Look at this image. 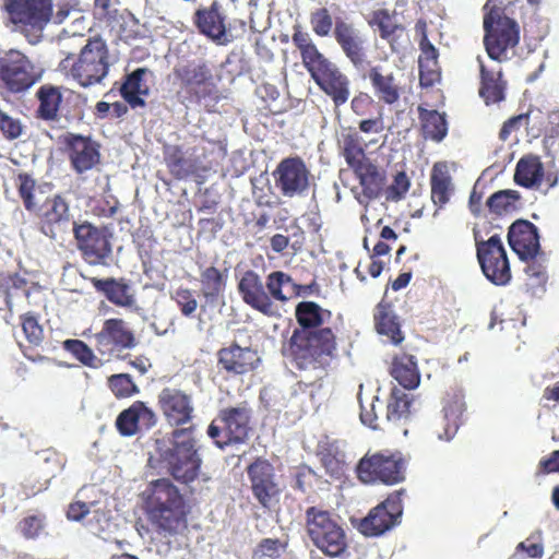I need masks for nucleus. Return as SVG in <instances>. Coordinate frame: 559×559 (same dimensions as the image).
Returning a JSON list of instances; mask_svg holds the SVG:
<instances>
[{
	"instance_id": "nucleus-1",
	"label": "nucleus",
	"mask_w": 559,
	"mask_h": 559,
	"mask_svg": "<svg viewBox=\"0 0 559 559\" xmlns=\"http://www.w3.org/2000/svg\"><path fill=\"white\" fill-rule=\"evenodd\" d=\"M148 462L152 466L156 463L177 480L192 481L201 465L192 429H175L170 437L156 439Z\"/></svg>"
},
{
	"instance_id": "nucleus-2",
	"label": "nucleus",
	"mask_w": 559,
	"mask_h": 559,
	"mask_svg": "<svg viewBox=\"0 0 559 559\" xmlns=\"http://www.w3.org/2000/svg\"><path fill=\"white\" fill-rule=\"evenodd\" d=\"M53 7V0H3L5 26L36 45L52 19Z\"/></svg>"
},
{
	"instance_id": "nucleus-3",
	"label": "nucleus",
	"mask_w": 559,
	"mask_h": 559,
	"mask_svg": "<svg viewBox=\"0 0 559 559\" xmlns=\"http://www.w3.org/2000/svg\"><path fill=\"white\" fill-rule=\"evenodd\" d=\"M335 348L334 334L329 328L318 331H295L288 346L299 369L322 368Z\"/></svg>"
},
{
	"instance_id": "nucleus-4",
	"label": "nucleus",
	"mask_w": 559,
	"mask_h": 559,
	"mask_svg": "<svg viewBox=\"0 0 559 559\" xmlns=\"http://www.w3.org/2000/svg\"><path fill=\"white\" fill-rule=\"evenodd\" d=\"M142 495L151 519L164 531H176L182 516V500L170 480L166 478L153 480Z\"/></svg>"
},
{
	"instance_id": "nucleus-5",
	"label": "nucleus",
	"mask_w": 559,
	"mask_h": 559,
	"mask_svg": "<svg viewBox=\"0 0 559 559\" xmlns=\"http://www.w3.org/2000/svg\"><path fill=\"white\" fill-rule=\"evenodd\" d=\"M306 526L310 539L323 554L340 557L345 552V531L330 512L309 508L306 512Z\"/></svg>"
},
{
	"instance_id": "nucleus-6",
	"label": "nucleus",
	"mask_w": 559,
	"mask_h": 559,
	"mask_svg": "<svg viewBox=\"0 0 559 559\" xmlns=\"http://www.w3.org/2000/svg\"><path fill=\"white\" fill-rule=\"evenodd\" d=\"M484 28L489 58L498 62L508 59V50L513 49L520 39L516 22L506 16L501 9H492L485 15Z\"/></svg>"
},
{
	"instance_id": "nucleus-7",
	"label": "nucleus",
	"mask_w": 559,
	"mask_h": 559,
	"mask_svg": "<svg viewBox=\"0 0 559 559\" xmlns=\"http://www.w3.org/2000/svg\"><path fill=\"white\" fill-rule=\"evenodd\" d=\"M109 69L108 49L99 37L88 38L81 48L78 60L71 66V76L87 87L100 83Z\"/></svg>"
},
{
	"instance_id": "nucleus-8",
	"label": "nucleus",
	"mask_w": 559,
	"mask_h": 559,
	"mask_svg": "<svg viewBox=\"0 0 559 559\" xmlns=\"http://www.w3.org/2000/svg\"><path fill=\"white\" fill-rule=\"evenodd\" d=\"M251 411L245 404L219 412L207 428V435L223 449L230 443H242L250 431Z\"/></svg>"
},
{
	"instance_id": "nucleus-9",
	"label": "nucleus",
	"mask_w": 559,
	"mask_h": 559,
	"mask_svg": "<svg viewBox=\"0 0 559 559\" xmlns=\"http://www.w3.org/2000/svg\"><path fill=\"white\" fill-rule=\"evenodd\" d=\"M41 75L43 70L19 50L12 49L0 58V80L13 93L28 90Z\"/></svg>"
},
{
	"instance_id": "nucleus-10",
	"label": "nucleus",
	"mask_w": 559,
	"mask_h": 559,
	"mask_svg": "<svg viewBox=\"0 0 559 559\" xmlns=\"http://www.w3.org/2000/svg\"><path fill=\"white\" fill-rule=\"evenodd\" d=\"M406 462L400 452L377 453L359 462L358 476L364 483L379 480L392 485L405 479Z\"/></svg>"
},
{
	"instance_id": "nucleus-11",
	"label": "nucleus",
	"mask_w": 559,
	"mask_h": 559,
	"mask_svg": "<svg viewBox=\"0 0 559 559\" xmlns=\"http://www.w3.org/2000/svg\"><path fill=\"white\" fill-rule=\"evenodd\" d=\"M67 516L72 521H82L84 526L97 536L109 534L115 527L106 497L90 502L75 501L69 506Z\"/></svg>"
},
{
	"instance_id": "nucleus-12",
	"label": "nucleus",
	"mask_w": 559,
	"mask_h": 559,
	"mask_svg": "<svg viewBox=\"0 0 559 559\" xmlns=\"http://www.w3.org/2000/svg\"><path fill=\"white\" fill-rule=\"evenodd\" d=\"M275 187L286 198L305 195L310 186V171L298 157L283 159L273 173Z\"/></svg>"
},
{
	"instance_id": "nucleus-13",
	"label": "nucleus",
	"mask_w": 559,
	"mask_h": 559,
	"mask_svg": "<svg viewBox=\"0 0 559 559\" xmlns=\"http://www.w3.org/2000/svg\"><path fill=\"white\" fill-rule=\"evenodd\" d=\"M402 493L403 491H396L371 509L368 515L360 521L358 531L365 536L374 537L397 525L402 515Z\"/></svg>"
},
{
	"instance_id": "nucleus-14",
	"label": "nucleus",
	"mask_w": 559,
	"mask_h": 559,
	"mask_svg": "<svg viewBox=\"0 0 559 559\" xmlns=\"http://www.w3.org/2000/svg\"><path fill=\"white\" fill-rule=\"evenodd\" d=\"M79 250L90 264H102L111 253V246L104 229L88 222L73 224Z\"/></svg>"
},
{
	"instance_id": "nucleus-15",
	"label": "nucleus",
	"mask_w": 559,
	"mask_h": 559,
	"mask_svg": "<svg viewBox=\"0 0 559 559\" xmlns=\"http://www.w3.org/2000/svg\"><path fill=\"white\" fill-rule=\"evenodd\" d=\"M344 156L347 164L354 169L355 174L359 178L364 197L369 200L377 198L384 183V176L382 173H380L378 167L366 157L362 148L360 147H345Z\"/></svg>"
},
{
	"instance_id": "nucleus-16",
	"label": "nucleus",
	"mask_w": 559,
	"mask_h": 559,
	"mask_svg": "<svg viewBox=\"0 0 559 559\" xmlns=\"http://www.w3.org/2000/svg\"><path fill=\"white\" fill-rule=\"evenodd\" d=\"M248 475L255 499L264 508H272L277 502L280 495L273 466L266 460L258 459L249 465Z\"/></svg>"
},
{
	"instance_id": "nucleus-17",
	"label": "nucleus",
	"mask_w": 559,
	"mask_h": 559,
	"mask_svg": "<svg viewBox=\"0 0 559 559\" xmlns=\"http://www.w3.org/2000/svg\"><path fill=\"white\" fill-rule=\"evenodd\" d=\"M134 344L133 334L120 319L106 320L103 330L95 335L97 350L107 357L122 348H131Z\"/></svg>"
},
{
	"instance_id": "nucleus-18",
	"label": "nucleus",
	"mask_w": 559,
	"mask_h": 559,
	"mask_svg": "<svg viewBox=\"0 0 559 559\" xmlns=\"http://www.w3.org/2000/svg\"><path fill=\"white\" fill-rule=\"evenodd\" d=\"M158 403L163 415L171 426L185 425L192 419L194 411L192 399L179 389H163L158 395Z\"/></svg>"
},
{
	"instance_id": "nucleus-19",
	"label": "nucleus",
	"mask_w": 559,
	"mask_h": 559,
	"mask_svg": "<svg viewBox=\"0 0 559 559\" xmlns=\"http://www.w3.org/2000/svg\"><path fill=\"white\" fill-rule=\"evenodd\" d=\"M71 221L69 203L61 195H55L40 207V231L50 239L66 231Z\"/></svg>"
},
{
	"instance_id": "nucleus-20",
	"label": "nucleus",
	"mask_w": 559,
	"mask_h": 559,
	"mask_svg": "<svg viewBox=\"0 0 559 559\" xmlns=\"http://www.w3.org/2000/svg\"><path fill=\"white\" fill-rule=\"evenodd\" d=\"M334 36L345 56L356 69H364L367 62L366 38L354 25L344 21L335 24Z\"/></svg>"
},
{
	"instance_id": "nucleus-21",
	"label": "nucleus",
	"mask_w": 559,
	"mask_h": 559,
	"mask_svg": "<svg viewBox=\"0 0 559 559\" xmlns=\"http://www.w3.org/2000/svg\"><path fill=\"white\" fill-rule=\"evenodd\" d=\"M319 87L333 100L335 109L347 103L350 96V82L340 68L332 63L312 78Z\"/></svg>"
},
{
	"instance_id": "nucleus-22",
	"label": "nucleus",
	"mask_w": 559,
	"mask_h": 559,
	"mask_svg": "<svg viewBox=\"0 0 559 559\" xmlns=\"http://www.w3.org/2000/svg\"><path fill=\"white\" fill-rule=\"evenodd\" d=\"M69 157L78 174L93 169L100 160L99 146L90 138L69 134L67 138Z\"/></svg>"
},
{
	"instance_id": "nucleus-23",
	"label": "nucleus",
	"mask_w": 559,
	"mask_h": 559,
	"mask_svg": "<svg viewBox=\"0 0 559 559\" xmlns=\"http://www.w3.org/2000/svg\"><path fill=\"white\" fill-rule=\"evenodd\" d=\"M508 240L521 260L533 259L539 250L537 228L526 221H518L510 226Z\"/></svg>"
},
{
	"instance_id": "nucleus-24",
	"label": "nucleus",
	"mask_w": 559,
	"mask_h": 559,
	"mask_svg": "<svg viewBox=\"0 0 559 559\" xmlns=\"http://www.w3.org/2000/svg\"><path fill=\"white\" fill-rule=\"evenodd\" d=\"M238 292L245 304L263 314L273 313V302L265 292L260 276L253 271H247L238 283Z\"/></svg>"
},
{
	"instance_id": "nucleus-25",
	"label": "nucleus",
	"mask_w": 559,
	"mask_h": 559,
	"mask_svg": "<svg viewBox=\"0 0 559 559\" xmlns=\"http://www.w3.org/2000/svg\"><path fill=\"white\" fill-rule=\"evenodd\" d=\"M260 361L258 353L250 347L233 344L218 352V362L223 369L234 374H245L253 370Z\"/></svg>"
},
{
	"instance_id": "nucleus-26",
	"label": "nucleus",
	"mask_w": 559,
	"mask_h": 559,
	"mask_svg": "<svg viewBox=\"0 0 559 559\" xmlns=\"http://www.w3.org/2000/svg\"><path fill=\"white\" fill-rule=\"evenodd\" d=\"M156 421V416L144 403L135 402L118 416L116 426L122 436H133L140 426L150 428Z\"/></svg>"
},
{
	"instance_id": "nucleus-27",
	"label": "nucleus",
	"mask_w": 559,
	"mask_h": 559,
	"mask_svg": "<svg viewBox=\"0 0 559 559\" xmlns=\"http://www.w3.org/2000/svg\"><path fill=\"white\" fill-rule=\"evenodd\" d=\"M150 74L146 68H138L126 76L120 87L122 98L132 107H144L145 97L150 94V86L145 76Z\"/></svg>"
},
{
	"instance_id": "nucleus-28",
	"label": "nucleus",
	"mask_w": 559,
	"mask_h": 559,
	"mask_svg": "<svg viewBox=\"0 0 559 559\" xmlns=\"http://www.w3.org/2000/svg\"><path fill=\"white\" fill-rule=\"evenodd\" d=\"M465 411L463 396L455 394L447 400L443 406V417L435 433L440 441H450L460 427V417Z\"/></svg>"
},
{
	"instance_id": "nucleus-29",
	"label": "nucleus",
	"mask_w": 559,
	"mask_h": 559,
	"mask_svg": "<svg viewBox=\"0 0 559 559\" xmlns=\"http://www.w3.org/2000/svg\"><path fill=\"white\" fill-rule=\"evenodd\" d=\"M92 283L94 287L98 292L104 293L107 299L112 304L123 308L135 307L136 300L134 297V290L123 280L118 281L115 278H93Z\"/></svg>"
},
{
	"instance_id": "nucleus-30",
	"label": "nucleus",
	"mask_w": 559,
	"mask_h": 559,
	"mask_svg": "<svg viewBox=\"0 0 559 559\" xmlns=\"http://www.w3.org/2000/svg\"><path fill=\"white\" fill-rule=\"evenodd\" d=\"M477 60L481 75L480 96L487 105L502 100L504 98V83L501 81V68L497 64L487 68L480 57Z\"/></svg>"
},
{
	"instance_id": "nucleus-31",
	"label": "nucleus",
	"mask_w": 559,
	"mask_h": 559,
	"mask_svg": "<svg viewBox=\"0 0 559 559\" xmlns=\"http://www.w3.org/2000/svg\"><path fill=\"white\" fill-rule=\"evenodd\" d=\"M431 200L433 204L442 207L445 205L454 191L452 177L445 163H436L430 176Z\"/></svg>"
},
{
	"instance_id": "nucleus-32",
	"label": "nucleus",
	"mask_w": 559,
	"mask_h": 559,
	"mask_svg": "<svg viewBox=\"0 0 559 559\" xmlns=\"http://www.w3.org/2000/svg\"><path fill=\"white\" fill-rule=\"evenodd\" d=\"M391 376L406 390H414L420 383L417 361L411 355H401L393 359Z\"/></svg>"
},
{
	"instance_id": "nucleus-33",
	"label": "nucleus",
	"mask_w": 559,
	"mask_h": 559,
	"mask_svg": "<svg viewBox=\"0 0 559 559\" xmlns=\"http://www.w3.org/2000/svg\"><path fill=\"white\" fill-rule=\"evenodd\" d=\"M36 96L39 100L38 117L44 120H57L63 100L62 88L44 84L37 90Z\"/></svg>"
},
{
	"instance_id": "nucleus-34",
	"label": "nucleus",
	"mask_w": 559,
	"mask_h": 559,
	"mask_svg": "<svg viewBox=\"0 0 559 559\" xmlns=\"http://www.w3.org/2000/svg\"><path fill=\"white\" fill-rule=\"evenodd\" d=\"M368 78L376 96L385 104L392 105L400 98V90L393 73L383 74L380 67H372Z\"/></svg>"
},
{
	"instance_id": "nucleus-35",
	"label": "nucleus",
	"mask_w": 559,
	"mask_h": 559,
	"mask_svg": "<svg viewBox=\"0 0 559 559\" xmlns=\"http://www.w3.org/2000/svg\"><path fill=\"white\" fill-rule=\"evenodd\" d=\"M544 177V167L537 156L528 155L522 157L516 165L514 180L525 188H537Z\"/></svg>"
},
{
	"instance_id": "nucleus-36",
	"label": "nucleus",
	"mask_w": 559,
	"mask_h": 559,
	"mask_svg": "<svg viewBox=\"0 0 559 559\" xmlns=\"http://www.w3.org/2000/svg\"><path fill=\"white\" fill-rule=\"evenodd\" d=\"M197 22L203 34L219 44L224 43L226 27L224 16L219 13L216 3H213L209 10H199L197 12Z\"/></svg>"
},
{
	"instance_id": "nucleus-37",
	"label": "nucleus",
	"mask_w": 559,
	"mask_h": 559,
	"mask_svg": "<svg viewBox=\"0 0 559 559\" xmlns=\"http://www.w3.org/2000/svg\"><path fill=\"white\" fill-rule=\"evenodd\" d=\"M52 17L56 24L64 23L67 17L72 19L71 23L68 26L63 27L62 31L59 33L58 39L60 41L72 37H83L85 32L90 29L85 16L82 15L79 11L60 9L56 13V15L52 14Z\"/></svg>"
},
{
	"instance_id": "nucleus-38",
	"label": "nucleus",
	"mask_w": 559,
	"mask_h": 559,
	"mask_svg": "<svg viewBox=\"0 0 559 559\" xmlns=\"http://www.w3.org/2000/svg\"><path fill=\"white\" fill-rule=\"evenodd\" d=\"M374 321L378 333L388 336L392 344L397 345L404 340L396 317L390 307L379 305L374 313Z\"/></svg>"
},
{
	"instance_id": "nucleus-39",
	"label": "nucleus",
	"mask_w": 559,
	"mask_h": 559,
	"mask_svg": "<svg viewBox=\"0 0 559 559\" xmlns=\"http://www.w3.org/2000/svg\"><path fill=\"white\" fill-rule=\"evenodd\" d=\"M368 24L379 31L381 38L390 44L392 50H396L395 40L399 37L397 33H402L403 29L394 23L386 10L373 11L368 17Z\"/></svg>"
},
{
	"instance_id": "nucleus-40",
	"label": "nucleus",
	"mask_w": 559,
	"mask_h": 559,
	"mask_svg": "<svg viewBox=\"0 0 559 559\" xmlns=\"http://www.w3.org/2000/svg\"><path fill=\"white\" fill-rule=\"evenodd\" d=\"M411 400L407 393L397 386H393L386 405L385 418L397 424L408 418Z\"/></svg>"
},
{
	"instance_id": "nucleus-41",
	"label": "nucleus",
	"mask_w": 559,
	"mask_h": 559,
	"mask_svg": "<svg viewBox=\"0 0 559 559\" xmlns=\"http://www.w3.org/2000/svg\"><path fill=\"white\" fill-rule=\"evenodd\" d=\"M296 317L299 324L308 329L326 322L331 318V312L313 301H302L296 307Z\"/></svg>"
},
{
	"instance_id": "nucleus-42",
	"label": "nucleus",
	"mask_w": 559,
	"mask_h": 559,
	"mask_svg": "<svg viewBox=\"0 0 559 559\" xmlns=\"http://www.w3.org/2000/svg\"><path fill=\"white\" fill-rule=\"evenodd\" d=\"M423 133L426 139L441 141L448 132L445 117L436 110H423L420 112Z\"/></svg>"
},
{
	"instance_id": "nucleus-43",
	"label": "nucleus",
	"mask_w": 559,
	"mask_h": 559,
	"mask_svg": "<svg viewBox=\"0 0 559 559\" xmlns=\"http://www.w3.org/2000/svg\"><path fill=\"white\" fill-rule=\"evenodd\" d=\"M266 287L271 296L277 300L284 301L289 298L295 289V285L289 275L282 271H275L269 274Z\"/></svg>"
},
{
	"instance_id": "nucleus-44",
	"label": "nucleus",
	"mask_w": 559,
	"mask_h": 559,
	"mask_svg": "<svg viewBox=\"0 0 559 559\" xmlns=\"http://www.w3.org/2000/svg\"><path fill=\"white\" fill-rule=\"evenodd\" d=\"M507 255L502 246L501 239L495 235L487 241L477 242V258L480 266L486 265L487 270H491V262L493 259L503 258Z\"/></svg>"
},
{
	"instance_id": "nucleus-45",
	"label": "nucleus",
	"mask_w": 559,
	"mask_h": 559,
	"mask_svg": "<svg viewBox=\"0 0 559 559\" xmlns=\"http://www.w3.org/2000/svg\"><path fill=\"white\" fill-rule=\"evenodd\" d=\"M301 58L312 78L333 63L318 50L314 44L301 51Z\"/></svg>"
},
{
	"instance_id": "nucleus-46",
	"label": "nucleus",
	"mask_w": 559,
	"mask_h": 559,
	"mask_svg": "<svg viewBox=\"0 0 559 559\" xmlns=\"http://www.w3.org/2000/svg\"><path fill=\"white\" fill-rule=\"evenodd\" d=\"M485 276L496 285H504L511 278V272L507 255L493 259L491 270L488 271L486 265L481 266Z\"/></svg>"
},
{
	"instance_id": "nucleus-47",
	"label": "nucleus",
	"mask_w": 559,
	"mask_h": 559,
	"mask_svg": "<svg viewBox=\"0 0 559 559\" xmlns=\"http://www.w3.org/2000/svg\"><path fill=\"white\" fill-rule=\"evenodd\" d=\"M519 198V192L515 190H501L488 199L487 205L491 212L501 214L503 211L513 207Z\"/></svg>"
},
{
	"instance_id": "nucleus-48",
	"label": "nucleus",
	"mask_w": 559,
	"mask_h": 559,
	"mask_svg": "<svg viewBox=\"0 0 559 559\" xmlns=\"http://www.w3.org/2000/svg\"><path fill=\"white\" fill-rule=\"evenodd\" d=\"M16 185L25 209L27 211H35L37 209V202L35 201V180L28 175L21 174L17 176Z\"/></svg>"
},
{
	"instance_id": "nucleus-49",
	"label": "nucleus",
	"mask_w": 559,
	"mask_h": 559,
	"mask_svg": "<svg viewBox=\"0 0 559 559\" xmlns=\"http://www.w3.org/2000/svg\"><path fill=\"white\" fill-rule=\"evenodd\" d=\"M203 292L206 297L216 298L224 288V281L221 272L210 266L202 273Z\"/></svg>"
},
{
	"instance_id": "nucleus-50",
	"label": "nucleus",
	"mask_w": 559,
	"mask_h": 559,
	"mask_svg": "<svg viewBox=\"0 0 559 559\" xmlns=\"http://www.w3.org/2000/svg\"><path fill=\"white\" fill-rule=\"evenodd\" d=\"M285 546L278 538H264L255 547L253 559H277L285 551Z\"/></svg>"
},
{
	"instance_id": "nucleus-51",
	"label": "nucleus",
	"mask_w": 559,
	"mask_h": 559,
	"mask_svg": "<svg viewBox=\"0 0 559 559\" xmlns=\"http://www.w3.org/2000/svg\"><path fill=\"white\" fill-rule=\"evenodd\" d=\"M109 386L118 397H127L138 392L136 385L127 373L111 376L109 378Z\"/></svg>"
},
{
	"instance_id": "nucleus-52",
	"label": "nucleus",
	"mask_w": 559,
	"mask_h": 559,
	"mask_svg": "<svg viewBox=\"0 0 559 559\" xmlns=\"http://www.w3.org/2000/svg\"><path fill=\"white\" fill-rule=\"evenodd\" d=\"M364 385H359L358 400L360 404V420L364 425L369 426L372 429L378 428V415L376 413V402L379 401L378 396H372L371 401L367 404L362 397Z\"/></svg>"
},
{
	"instance_id": "nucleus-53",
	"label": "nucleus",
	"mask_w": 559,
	"mask_h": 559,
	"mask_svg": "<svg viewBox=\"0 0 559 559\" xmlns=\"http://www.w3.org/2000/svg\"><path fill=\"white\" fill-rule=\"evenodd\" d=\"M182 79L191 85H206L212 73L205 64H191L183 70Z\"/></svg>"
},
{
	"instance_id": "nucleus-54",
	"label": "nucleus",
	"mask_w": 559,
	"mask_h": 559,
	"mask_svg": "<svg viewBox=\"0 0 559 559\" xmlns=\"http://www.w3.org/2000/svg\"><path fill=\"white\" fill-rule=\"evenodd\" d=\"M45 527L43 515H28L19 523V530L25 538H36Z\"/></svg>"
},
{
	"instance_id": "nucleus-55",
	"label": "nucleus",
	"mask_w": 559,
	"mask_h": 559,
	"mask_svg": "<svg viewBox=\"0 0 559 559\" xmlns=\"http://www.w3.org/2000/svg\"><path fill=\"white\" fill-rule=\"evenodd\" d=\"M419 80L423 86H432L440 79L438 61H418Z\"/></svg>"
},
{
	"instance_id": "nucleus-56",
	"label": "nucleus",
	"mask_w": 559,
	"mask_h": 559,
	"mask_svg": "<svg viewBox=\"0 0 559 559\" xmlns=\"http://www.w3.org/2000/svg\"><path fill=\"white\" fill-rule=\"evenodd\" d=\"M311 26L319 36H328L332 29V17L326 9H319L311 14Z\"/></svg>"
},
{
	"instance_id": "nucleus-57",
	"label": "nucleus",
	"mask_w": 559,
	"mask_h": 559,
	"mask_svg": "<svg viewBox=\"0 0 559 559\" xmlns=\"http://www.w3.org/2000/svg\"><path fill=\"white\" fill-rule=\"evenodd\" d=\"M411 187L408 177L404 171L397 173L394 177L393 183L388 188V199L391 201H400L407 193Z\"/></svg>"
},
{
	"instance_id": "nucleus-58",
	"label": "nucleus",
	"mask_w": 559,
	"mask_h": 559,
	"mask_svg": "<svg viewBox=\"0 0 559 559\" xmlns=\"http://www.w3.org/2000/svg\"><path fill=\"white\" fill-rule=\"evenodd\" d=\"M22 329L31 344L38 345L44 336L43 328L33 316H24L22 319Z\"/></svg>"
},
{
	"instance_id": "nucleus-59",
	"label": "nucleus",
	"mask_w": 559,
	"mask_h": 559,
	"mask_svg": "<svg viewBox=\"0 0 559 559\" xmlns=\"http://www.w3.org/2000/svg\"><path fill=\"white\" fill-rule=\"evenodd\" d=\"M0 130L8 139H16L22 133V126L19 120L0 110Z\"/></svg>"
},
{
	"instance_id": "nucleus-60",
	"label": "nucleus",
	"mask_w": 559,
	"mask_h": 559,
	"mask_svg": "<svg viewBox=\"0 0 559 559\" xmlns=\"http://www.w3.org/2000/svg\"><path fill=\"white\" fill-rule=\"evenodd\" d=\"M68 348L76 355V357L85 365H93V359L95 358L92 350L79 340L67 341Z\"/></svg>"
},
{
	"instance_id": "nucleus-61",
	"label": "nucleus",
	"mask_w": 559,
	"mask_h": 559,
	"mask_svg": "<svg viewBox=\"0 0 559 559\" xmlns=\"http://www.w3.org/2000/svg\"><path fill=\"white\" fill-rule=\"evenodd\" d=\"M528 121V116L527 115H518V116H514L510 119H508L501 130H500V133H499V138L500 140L502 141H506L508 140L509 135L520 129V127L524 123V122H527Z\"/></svg>"
},
{
	"instance_id": "nucleus-62",
	"label": "nucleus",
	"mask_w": 559,
	"mask_h": 559,
	"mask_svg": "<svg viewBox=\"0 0 559 559\" xmlns=\"http://www.w3.org/2000/svg\"><path fill=\"white\" fill-rule=\"evenodd\" d=\"M420 55L418 61H438V50L437 48L428 40L426 35H423L420 43Z\"/></svg>"
},
{
	"instance_id": "nucleus-63",
	"label": "nucleus",
	"mask_w": 559,
	"mask_h": 559,
	"mask_svg": "<svg viewBox=\"0 0 559 559\" xmlns=\"http://www.w3.org/2000/svg\"><path fill=\"white\" fill-rule=\"evenodd\" d=\"M359 129L364 133H380L384 129L382 118L366 119L359 122Z\"/></svg>"
},
{
	"instance_id": "nucleus-64",
	"label": "nucleus",
	"mask_w": 559,
	"mask_h": 559,
	"mask_svg": "<svg viewBox=\"0 0 559 559\" xmlns=\"http://www.w3.org/2000/svg\"><path fill=\"white\" fill-rule=\"evenodd\" d=\"M539 466L544 473H559V450L554 451L549 457L542 460Z\"/></svg>"
}]
</instances>
